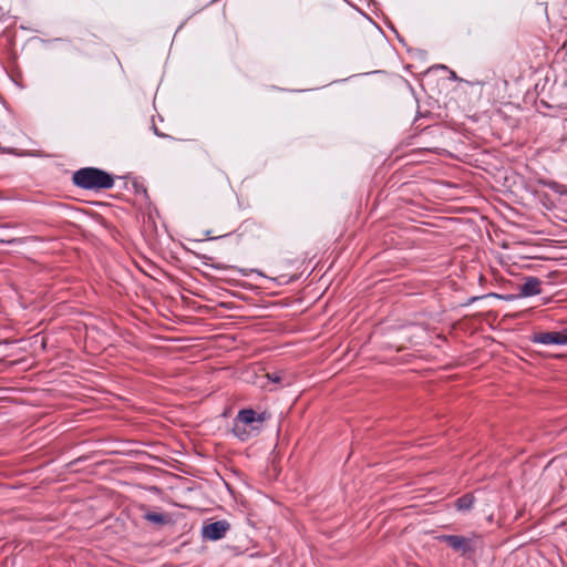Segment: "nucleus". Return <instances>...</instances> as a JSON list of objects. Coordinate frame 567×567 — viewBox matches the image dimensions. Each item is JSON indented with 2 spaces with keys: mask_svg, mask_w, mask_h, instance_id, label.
I'll list each match as a JSON object with an SVG mask.
<instances>
[{
  "mask_svg": "<svg viewBox=\"0 0 567 567\" xmlns=\"http://www.w3.org/2000/svg\"><path fill=\"white\" fill-rule=\"evenodd\" d=\"M73 183L84 189H109L114 179L111 174L96 167H83L73 174Z\"/></svg>",
  "mask_w": 567,
  "mask_h": 567,
  "instance_id": "f257e3e1",
  "label": "nucleus"
},
{
  "mask_svg": "<svg viewBox=\"0 0 567 567\" xmlns=\"http://www.w3.org/2000/svg\"><path fill=\"white\" fill-rule=\"evenodd\" d=\"M437 540L446 544L453 551L460 554L462 557L471 558L475 555L476 549L481 543L478 536H463L443 534L437 536Z\"/></svg>",
  "mask_w": 567,
  "mask_h": 567,
  "instance_id": "f03ea898",
  "label": "nucleus"
},
{
  "mask_svg": "<svg viewBox=\"0 0 567 567\" xmlns=\"http://www.w3.org/2000/svg\"><path fill=\"white\" fill-rule=\"evenodd\" d=\"M567 330L551 332H536L530 336L533 343L567 346Z\"/></svg>",
  "mask_w": 567,
  "mask_h": 567,
  "instance_id": "7ed1b4c3",
  "label": "nucleus"
},
{
  "mask_svg": "<svg viewBox=\"0 0 567 567\" xmlns=\"http://www.w3.org/2000/svg\"><path fill=\"white\" fill-rule=\"evenodd\" d=\"M229 529V524L226 520H216L203 526L202 535L208 540L221 539L226 532Z\"/></svg>",
  "mask_w": 567,
  "mask_h": 567,
  "instance_id": "20e7f679",
  "label": "nucleus"
},
{
  "mask_svg": "<svg viewBox=\"0 0 567 567\" xmlns=\"http://www.w3.org/2000/svg\"><path fill=\"white\" fill-rule=\"evenodd\" d=\"M542 281L537 277L528 276L519 287L518 297L527 298L537 296L542 292Z\"/></svg>",
  "mask_w": 567,
  "mask_h": 567,
  "instance_id": "39448f33",
  "label": "nucleus"
},
{
  "mask_svg": "<svg viewBox=\"0 0 567 567\" xmlns=\"http://www.w3.org/2000/svg\"><path fill=\"white\" fill-rule=\"evenodd\" d=\"M265 421V413L257 414V412L252 409H243L238 412L237 415V422L241 423L244 425H250L255 422H264Z\"/></svg>",
  "mask_w": 567,
  "mask_h": 567,
  "instance_id": "423d86ee",
  "label": "nucleus"
},
{
  "mask_svg": "<svg viewBox=\"0 0 567 567\" xmlns=\"http://www.w3.org/2000/svg\"><path fill=\"white\" fill-rule=\"evenodd\" d=\"M147 522L163 526L169 522V518L167 515L159 513V512H147L143 516Z\"/></svg>",
  "mask_w": 567,
  "mask_h": 567,
  "instance_id": "0eeeda50",
  "label": "nucleus"
},
{
  "mask_svg": "<svg viewBox=\"0 0 567 567\" xmlns=\"http://www.w3.org/2000/svg\"><path fill=\"white\" fill-rule=\"evenodd\" d=\"M473 504H474V496L472 494H465L456 499L455 507L460 512H466L472 508Z\"/></svg>",
  "mask_w": 567,
  "mask_h": 567,
  "instance_id": "6e6552de",
  "label": "nucleus"
},
{
  "mask_svg": "<svg viewBox=\"0 0 567 567\" xmlns=\"http://www.w3.org/2000/svg\"><path fill=\"white\" fill-rule=\"evenodd\" d=\"M485 298H496V299H502V300H506V301H513L515 300L516 298H519L518 295H499V293H496V292H489V293H486V295H483V296H474L470 299V303H473L477 300H481V299H485Z\"/></svg>",
  "mask_w": 567,
  "mask_h": 567,
  "instance_id": "1a4fd4ad",
  "label": "nucleus"
},
{
  "mask_svg": "<svg viewBox=\"0 0 567 567\" xmlns=\"http://www.w3.org/2000/svg\"><path fill=\"white\" fill-rule=\"evenodd\" d=\"M233 432L241 441H245L248 437V433L246 432V430L241 429L240 424L238 423H235Z\"/></svg>",
  "mask_w": 567,
  "mask_h": 567,
  "instance_id": "9d476101",
  "label": "nucleus"
},
{
  "mask_svg": "<svg viewBox=\"0 0 567 567\" xmlns=\"http://www.w3.org/2000/svg\"><path fill=\"white\" fill-rule=\"evenodd\" d=\"M432 69H441V70L447 71L450 73V80H452V81H460L461 80L454 71L450 70L444 64L434 65Z\"/></svg>",
  "mask_w": 567,
  "mask_h": 567,
  "instance_id": "9b49d317",
  "label": "nucleus"
},
{
  "mask_svg": "<svg viewBox=\"0 0 567 567\" xmlns=\"http://www.w3.org/2000/svg\"><path fill=\"white\" fill-rule=\"evenodd\" d=\"M268 379L274 383H281L282 375L279 372L268 373Z\"/></svg>",
  "mask_w": 567,
  "mask_h": 567,
  "instance_id": "f8f14e48",
  "label": "nucleus"
},
{
  "mask_svg": "<svg viewBox=\"0 0 567 567\" xmlns=\"http://www.w3.org/2000/svg\"><path fill=\"white\" fill-rule=\"evenodd\" d=\"M20 241L21 240L17 239V238H0V244L12 245V244L20 243Z\"/></svg>",
  "mask_w": 567,
  "mask_h": 567,
  "instance_id": "ddd939ff",
  "label": "nucleus"
},
{
  "mask_svg": "<svg viewBox=\"0 0 567 567\" xmlns=\"http://www.w3.org/2000/svg\"><path fill=\"white\" fill-rule=\"evenodd\" d=\"M154 133L157 135V136H164L163 134H161L157 128L154 126Z\"/></svg>",
  "mask_w": 567,
  "mask_h": 567,
  "instance_id": "4468645a",
  "label": "nucleus"
}]
</instances>
